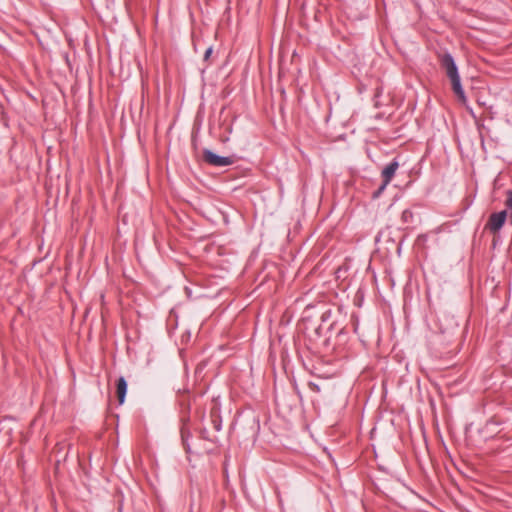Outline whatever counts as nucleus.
<instances>
[{"mask_svg": "<svg viewBox=\"0 0 512 512\" xmlns=\"http://www.w3.org/2000/svg\"><path fill=\"white\" fill-rule=\"evenodd\" d=\"M439 62L441 68L445 71L447 77L451 81L453 92L458 96L459 99L465 100L466 96L461 84L458 67L451 53L445 52L440 55Z\"/></svg>", "mask_w": 512, "mask_h": 512, "instance_id": "f257e3e1", "label": "nucleus"}, {"mask_svg": "<svg viewBox=\"0 0 512 512\" xmlns=\"http://www.w3.org/2000/svg\"><path fill=\"white\" fill-rule=\"evenodd\" d=\"M116 386H117V396H118L119 404H123L125 401L126 394H127V386H128L126 379L123 376L119 377L117 380Z\"/></svg>", "mask_w": 512, "mask_h": 512, "instance_id": "39448f33", "label": "nucleus"}, {"mask_svg": "<svg viewBox=\"0 0 512 512\" xmlns=\"http://www.w3.org/2000/svg\"><path fill=\"white\" fill-rule=\"evenodd\" d=\"M220 427H219V424H216V430H219Z\"/></svg>", "mask_w": 512, "mask_h": 512, "instance_id": "1a4fd4ad", "label": "nucleus"}, {"mask_svg": "<svg viewBox=\"0 0 512 512\" xmlns=\"http://www.w3.org/2000/svg\"><path fill=\"white\" fill-rule=\"evenodd\" d=\"M213 53V47L209 46L204 53V61H208Z\"/></svg>", "mask_w": 512, "mask_h": 512, "instance_id": "6e6552de", "label": "nucleus"}, {"mask_svg": "<svg viewBox=\"0 0 512 512\" xmlns=\"http://www.w3.org/2000/svg\"><path fill=\"white\" fill-rule=\"evenodd\" d=\"M507 217V210L492 213L485 224V230H488L493 235L498 234L504 226Z\"/></svg>", "mask_w": 512, "mask_h": 512, "instance_id": "f03ea898", "label": "nucleus"}, {"mask_svg": "<svg viewBox=\"0 0 512 512\" xmlns=\"http://www.w3.org/2000/svg\"><path fill=\"white\" fill-rule=\"evenodd\" d=\"M203 160L214 167H226L234 163L233 158L217 155L209 149L203 150Z\"/></svg>", "mask_w": 512, "mask_h": 512, "instance_id": "7ed1b4c3", "label": "nucleus"}, {"mask_svg": "<svg viewBox=\"0 0 512 512\" xmlns=\"http://www.w3.org/2000/svg\"><path fill=\"white\" fill-rule=\"evenodd\" d=\"M388 184L389 183H386L385 180H383V182L379 186V188L373 193V197L378 198L383 193V191L386 189Z\"/></svg>", "mask_w": 512, "mask_h": 512, "instance_id": "0eeeda50", "label": "nucleus"}, {"mask_svg": "<svg viewBox=\"0 0 512 512\" xmlns=\"http://www.w3.org/2000/svg\"><path fill=\"white\" fill-rule=\"evenodd\" d=\"M505 206L509 217V222L512 225V190L506 191Z\"/></svg>", "mask_w": 512, "mask_h": 512, "instance_id": "423d86ee", "label": "nucleus"}, {"mask_svg": "<svg viewBox=\"0 0 512 512\" xmlns=\"http://www.w3.org/2000/svg\"><path fill=\"white\" fill-rule=\"evenodd\" d=\"M220 427H219V424H216V430H219Z\"/></svg>", "mask_w": 512, "mask_h": 512, "instance_id": "9d476101", "label": "nucleus"}, {"mask_svg": "<svg viewBox=\"0 0 512 512\" xmlns=\"http://www.w3.org/2000/svg\"><path fill=\"white\" fill-rule=\"evenodd\" d=\"M399 167V162L397 160H393L391 161L389 164H387L382 172H381V176L383 178V180H385L386 183H390L392 178L394 177L397 169Z\"/></svg>", "mask_w": 512, "mask_h": 512, "instance_id": "20e7f679", "label": "nucleus"}]
</instances>
